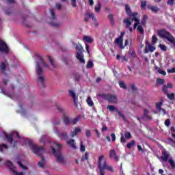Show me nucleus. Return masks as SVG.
<instances>
[{
  "label": "nucleus",
  "instance_id": "nucleus-31",
  "mask_svg": "<svg viewBox=\"0 0 175 175\" xmlns=\"http://www.w3.org/2000/svg\"><path fill=\"white\" fill-rule=\"evenodd\" d=\"M69 95H70V96L73 98V99H79L77 96H76V93L75 92H73L72 90L69 91Z\"/></svg>",
  "mask_w": 175,
  "mask_h": 175
},
{
  "label": "nucleus",
  "instance_id": "nucleus-36",
  "mask_svg": "<svg viewBox=\"0 0 175 175\" xmlns=\"http://www.w3.org/2000/svg\"><path fill=\"white\" fill-rule=\"evenodd\" d=\"M81 152H85V146H84V144H83V141L81 139Z\"/></svg>",
  "mask_w": 175,
  "mask_h": 175
},
{
  "label": "nucleus",
  "instance_id": "nucleus-28",
  "mask_svg": "<svg viewBox=\"0 0 175 175\" xmlns=\"http://www.w3.org/2000/svg\"><path fill=\"white\" fill-rule=\"evenodd\" d=\"M63 121L66 125H69V124H70V120L69 119V116H64L63 117Z\"/></svg>",
  "mask_w": 175,
  "mask_h": 175
},
{
  "label": "nucleus",
  "instance_id": "nucleus-61",
  "mask_svg": "<svg viewBox=\"0 0 175 175\" xmlns=\"http://www.w3.org/2000/svg\"><path fill=\"white\" fill-rule=\"evenodd\" d=\"M71 5L73 6V8H76V6H77L76 4V0H71Z\"/></svg>",
  "mask_w": 175,
  "mask_h": 175
},
{
  "label": "nucleus",
  "instance_id": "nucleus-38",
  "mask_svg": "<svg viewBox=\"0 0 175 175\" xmlns=\"http://www.w3.org/2000/svg\"><path fill=\"white\" fill-rule=\"evenodd\" d=\"M161 106H162V102H159L156 104V109L159 110V111H161V110H162Z\"/></svg>",
  "mask_w": 175,
  "mask_h": 175
},
{
  "label": "nucleus",
  "instance_id": "nucleus-3",
  "mask_svg": "<svg viewBox=\"0 0 175 175\" xmlns=\"http://www.w3.org/2000/svg\"><path fill=\"white\" fill-rule=\"evenodd\" d=\"M18 165L20 166L21 169L23 170V172H18L16 171V167L13 165V163L10 161H7L6 165L10 169V170L14 173L15 175H25L27 170H28V167L21 163V162L18 161Z\"/></svg>",
  "mask_w": 175,
  "mask_h": 175
},
{
  "label": "nucleus",
  "instance_id": "nucleus-62",
  "mask_svg": "<svg viewBox=\"0 0 175 175\" xmlns=\"http://www.w3.org/2000/svg\"><path fill=\"white\" fill-rule=\"evenodd\" d=\"M122 62H128V59L126 58V56L122 57Z\"/></svg>",
  "mask_w": 175,
  "mask_h": 175
},
{
  "label": "nucleus",
  "instance_id": "nucleus-45",
  "mask_svg": "<svg viewBox=\"0 0 175 175\" xmlns=\"http://www.w3.org/2000/svg\"><path fill=\"white\" fill-rule=\"evenodd\" d=\"M159 47H160L161 50H162V51H166V50H167V46H166L164 44H160Z\"/></svg>",
  "mask_w": 175,
  "mask_h": 175
},
{
  "label": "nucleus",
  "instance_id": "nucleus-7",
  "mask_svg": "<svg viewBox=\"0 0 175 175\" xmlns=\"http://www.w3.org/2000/svg\"><path fill=\"white\" fill-rule=\"evenodd\" d=\"M132 16L133 18H127L124 19V23L126 24L125 27L130 32H132V27H131V25L133 23V21H135V18H137V13H132Z\"/></svg>",
  "mask_w": 175,
  "mask_h": 175
},
{
  "label": "nucleus",
  "instance_id": "nucleus-19",
  "mask_svg": "<svg viewBox=\"0 0 175 175\" xmlns=\"http://www.w3.org/2000/svg\"><path fill=\"white\" fill-rule=\"evenodd\" d=\"M67 144L68 146H69V147H71V148H74V150H76L77 148V146H76V143L75 142V139L68 140Z\"/></svg>",
  "mask_w": 175,
  "mask_h": 175
},
{
  "label": "nucleus",
  "instance_id": "nucleus-18",
  "mask_svg": "<svg viewBox=\"0 0 175 175\" xmlns=\"http://www.w3.org/2000/svg\"><path fill=\"white\" fill-rule=\"evenodd\" d=\"M13 90H14V86H12L11 90H9V91L3 92V94L4 95H6V96H8L9 98H12L13 97Z\"/></svg>",
  "mask_w": 175,
  "mask_h": 175
},
{
  "label": "nucleus",
  "instance_id": "nucleus-23",
  "mask_svg": "<svg viewBox=\"0 0 175 175\" xmlns=\"http://www.w3.org/2000/svg\"><path fill=\"white\" fill-rule=\"evenodd\" d=\"M115 42L116 44H118L121 49H124V47L122 46V42H123L122 37H119L116 38L115 40Z\"/></svg>",
  "mask_w": 175,
  "mask_h": 175
},
{
  "label": "nucleus",
  "instance_id": "nucleus-21",
  "mask_svg": "<svg viewBox=\"0 0 175 175\" xmlns=\"http://www.w3.org/2000/svg\"><path fill=\"white\" fill-rule=\"evenodd\" d=\"M148 8H149L152 13H158V12H159V8L155 5H148Z\"/></svg>",
  "mask_w": 175,
  "mask_h": 175
},
{
  "label": "nucleus",
  "instance_id": "nucleus-17",
  "mask_svg": "<svg viewBox=\"0 0 175 175\" xmlns=\"http://www.w3.org/2000/svg\"><path fill=\"white\" fill-rule=\"evenodd\" d=\"M0 51L2 53H8V46L3 41L0 42Z\"/></svg>",
  "mask_w": 175,
  "mask_h": 175
},
{
  "label": "nucleus",
  "instance_id": "nucleus-13",
  "mask_svg": "<svg viewBox=\"0 0 175 175\" xmlns=\"http://www.w3.org/2000/svg\"><path fill=\"white\" fill-rule=\"evenodd\" d=\"M53 131L57 134L58 137H59V139H61V140H65V139H68V134H66V133H60L57 129V127H54Z\"/></svg>",
  "mask_w": 175,
  "mask_h": 175
},
{
  "label": "nucleus",
  "instance_id": "nucleus-20",
  "mask_svg": "<svg viewBox=\"0 0 175 175\" xmlns=\"http://www.w3.org/2000/svg\"><path fill=\"white\" fill-rule=\"evenodd\" d=\"M154 51H155V46H152L150 44H148L146 49L144 51V53L145 54H147L148 51H150V53H152Z\"/></svg>",
  "mask_w": 175,
  "mask_h": 175
},
{
  "label": "nucleus",
  "instance_id": "nucleus-2",
  "mask_svg": "<svg viewBox=\"0 0 175 175\" xmlns=\"http://www.w3.org/2000/svg\"><path fill=\"white\" fill-rule=\"evenodd\" d=\"M52 152L55 157L57 162L59 163H65V158L61 152V148H62V144L57 142H52L51 144Z\"/></svg>",
  "mask_w": 175,
  "mask_h": 175
},
{
  "label": "nucleus",
  "instance_id": "nucleus-16",
  "mask_svg": "<svg viewBox=\"0 0 175 175\" xmlns=\"http://www.w3.org/2000/svg\"><path fill=\"white\" fill-rule=\"evenodd\" d=\"M109 158L117 161L119 160L118 156H117V154H116V150H114V149L111 150L109 152Z\"/></svg>",
  "mask_w": 175,
  "mask_h": 175
},
{
  "label": "nucleus",
  "instance_id": "nucleus-24",
  "mask_svg": "<svg viewBox=\"0 0 175 175\" xmlns=\"http://www.w3.org/2000/svg\"><path fill=\"white\" fill-rule=\"evenodd\" d=\"M101 8H102V5L100 4V2L98 1L97 5L94 8V10L96 13H100Z\"/></svg>",
  "mask_w": 175,
  "mask_h": 175
},
{
  "label": "nucleus",
  "instance_id": "nucleus-27",
  "mask_svg": "<svg viewBox=\"0 0 175 175\" xmlns=\"http://www.w3.org/2000/svg\"><path fill=\"white\" fill-rule=\"evenodd\" d=\"M126 12L129 16H132V11L131 10V7L128 4L124 5Z\"/></svg>",
  "mask_w": 175,
  "mask_h": 175
},
{
  "label": "nucleus",
  "instance_id": "nucleus-14",
  "mask_svg": "<svg viewBox=\"0 0 175 175\" xmlns=\"http://www.w3.org/2000/svg\"><path fill=\"white\" fill-rule=\"evenodd\" d=\"M169 157H170V154L166 150H163L162 152V155L161 157V162H166L167 159H169Z\"/></svg>",
  "mask_w": 175,
  "mask_h": 175
},
{
  "label": "nucleus",
  "instance_id": "nucleus-33",
  "mask_svg": "<svg viewBox=\"0 0 175 175\" xmlns=\"http://www.w3.org/2000/svg\"><path fill=\"white\" fill-rule=\"evenodd\" d=\"M86 102L88 105H89L91 107L94 106V101H92V99L91 98V97H88L86 100Z\"/></svg>",
  "mask_w": 175,
  "mask_h": 175
},
{
  "label": "nucleus",
  "instance_id": "nucleus-10",
  "mask_svg": "<svg viewBox=\"0 0 175 175\" xmlns=\"http://www.w3.org/2000/svg\"><path fill=\"white\" fill-rule=\"evenodd\" d=\"M103 97L110 103H117V96L112 94H103Z\"/></svg>",
  "mask_w": 175,
  "mask_h": 175
},
{
  "label": "nucleus",
  "instance_id": "nucleus-56",
  "mask_svg": "<svg viewBox=\"0 0 175 175\" xmlns=\"http://www.w3.org/2000/svg\"><path fill=\"white\" fill-rule=\"evenodd\" d=\"M165 126H170V119L165 120Z\"/></svg>",
  "mask_w": 175,
  "mask_h": 175
},
{
  "label": "nucleus",
  "instance_id": "nucleus-49",
  "mask_svg": "<svg viewBox=\"0 0 175 175\" xmlns=\"http://www.w3.org/2000/svg\"><path fill=\"white\" fill-rule=\"evenodd\" d=\"M3 148H5V150H8V146H6L5 144L0 145L1 152H2V151H3Z\"/></svg>",
  "mask_w": 175,
  "mask_h": 175
},
{
  "label": "nucleus",
  "instance_id": "nucleus-26",
  "mask_svg": "<svg viewBox=\"0 0 175 175\" xmlns=\"http://www.w3.org/2000/svg\"><path fill=\"white\" fill-rule=\"evenodd\" d=\"M80 131H81L80 127H76L74 131L71 133V137H75V136H76V135H77Z\"/></svg>",
  "mask_w": 175,
  "mask_h": 175
},
{
  "label": "nucleus",
  "instance_id": "nucleus-34",
  "mask_svg": "<svg viewBox=\"0 0 175 175\" xmlns=\"http://www.w3.org/2000/svg\"><path fill=\"white\" fill-rule=\"evenodd\" d=\"M116 113H117V114H118V116H119V117H120V118H122L123 121H126V118H125V116H124L120 110H118V112H116Z\"/></svg>",
  "mask_w": 175,
  "mask_h": 175
},
{
  "label": "nucleus",
  "instance_id": "nucleus-53",
  "mask_svg": "<svg viewBox=\"0 0 175 175\" xmlns=\"http://www.w3.org/2000/svg\"><path fill=\"white\" fill-rule=\"evenodd\" d=\"M146 5H147V2L146 1H142L141 2V8H142V9H146Z\"/></svg>",
  "mask_w": 175,
  "mask_h": 175
},
{
  "label": "nucleus",
  "instance_id": "nucleus-42",
  "mask_svg": "<svg viewBox=\"0 0 175 175\" xmlns=\"http://www.w3.org/2000/svg\"><path fill=\"white\" fill-rule=\"evenodd\" d=\"M79 120H80V116H78V117L74 118V119L72 120V124H73L74 125H76V124H77V122H79Z\"/></svg>",
  "mask_w": 175,
  "mask_h": 175
},
{
  "label": "nucleus",
  "instance_id": "nucleus-15",
  "mask_svg": "<svg viewBox=\"0 0 175 175\" xmlns=\"http://www.w3.org/2000/svg\"><path fill=\"white\" fill-rule=\"evenodd\" d=\"M102 167L104 170H109V172H111V173L114 172V169H113V167L111 165H107V162L106 161H104L102 163Z\"/></svg>",
  "mask_w": 175,
  "mask_h": 175
},
{
  "label": "nucleus",
  "instance_id": "nucleus-9",
  "mask_svg": "<svg viewBox=\"0 0 175 175\" xmlns=\"http://www.w3.org/2000/svg\"><path fill=\"white\" fill-rule=\"evenodd\" d=\"M50 13L51 14V18L50 24L52 25V27H59L61 26V23L55 21L56 17H55V11L54 9H50Z\"/></svg>",
  "mask_w": 175,
  "mask_h": 175
},
{
  "label": "nucleus",
  "instance_id": "nucleus-32",
  "mask_svg": "<svg viewBox=\"0 0 175 175\" xmlns=\"http://www.w3.org/2000/svg\"><path fill=\"white\" fill-rule=\"evenodd\" d=\"M87 16L88 17H90V18H92V21L96 22V18L95 17L94 14H92V13H87Z\"/></svg>",
  "mask_w": 175,
  "mask_h": 175
},
{
  "label": "nucleus",
  "instance_id": "nucleus-63",
  "mask_svg": "<svg viewBox=\"0 0 175 175\" xmlns=\"http://www.w3.org/2000/svg\"><path fill=\"white\" fill-rule=\"evenodd\" d=\"M111 139H112V142H116V134L111 133Z\"/></svg>",
  "mask_w": 175,
  "mask_h": 175
},
{
  "label": "nucleus",
  "instance_id": "nucleus-11",
  "mask_svg": "<svg viewBox=\"0 0 175 175\" xmlns=\"http://www.w3.org/2000/svg\"><path fill=\"white\" fill-rule=\"evenodd\" d=\"M105 159V155H100L98 160V167L100 170V175H105V170L102 167V161Z\"/></svg>",
  "mask_w": 175,
  "mask_h": 175
},
{
  "label": "nucleus",
  "instance_id": "nucleus-43",
  "mask_svg": "<svg viewBox=\"0 0 175 175\" xmlns=\"http://www.w3.org/2000/svg\"><path fill=\"white\" fill-rule=\"evenodd\" d=\"M62 61H63V62H64V64H66V65H68L69 64V59H68V57H63L62 58Z\"/></svg>",
  "mask_w": 175,
  "mask_h": 175
},
{
  "label": "nucleus",
  "instance_id": "nucleus-51",
  "mask_svg": "<svg viewBox=\"0 0 175 175\" xmlns=\"http://www.w3.org/2000/svg\"><path fill=\"white\" fill-rule=\"evenodd\" d=\"M158 73H159L160 75H163V76H166V72L162 69H159Z\"/></svg>",
  "mask_w": 175,
  "mask_h": 175
},
{
  "label": "nucleus",
  "instance_id": "nucleus-35",
  "mask_svg": "<svg viewBox=\"0 0 175 175\" xmlns=\"http://www.w3.org/2000/svg\"><path fill=\"white\" fill-rule=\"evenodd\" d=\"M7 66H8V62H2L1 66H0V68H1V70H5V69H6Z\"/></svg>",
  "mask_w": 175,
  "mask_h": 175
},
{
  "label": "nucleus",
  "instance_id": "nucleus-39",
  "mask_svg": "<svg viewBox=\"0 0 175 175\" xmlns=\"http://www.w3.org/2000/svg\"><path fill=\"white\" fill-rule=\"evenodd\" d=\"M168 162L171 165V167H172V169H174V167H175V163H174V160L172 159H170L168 160Z\"/></svg>",
  "mask_w": 175,
  "mask_h": 175
},
{
  "label": "nucleus",
  "instance_id": "nucleus-46",
  "mask_svg": "<svg viewBox=\"0 0 175 175\" xmlns=\"http://www.w3.org/2000/svg\"><path fill=\"white\" fill-rule=\"evenodd\" d=\"M92 66H94V63L92 62V61H89L87 64V68L90 69L91 68H92Z\"/></svg>",
  "mask_w": 175,
  "mask_h": 175
},
{
  "label": "nucleus",
  "instance_id": "nucleus-58",
  "mask_svg": "<svg viewBox=\"0 0 175 175\" xmlns=\"http://www.w3.org/2000/svg\"><path fill=\"white\" fill-rule=\"evenodd\" d=\"M167 73H175V68H172L171 69H168L167 70Z\"/></svg>",
  "mask_w": 175,
  "mask_h": 175
},
{
  "label": "nucleus",
  "instance_id": "nucleus-22",
  "mask_svg": "<svg viewBox=\"0 0 175 175\" xmlns=\"http://www.w3.org/2000/svg\"><path fill=\"white\" fill-rule=\"evenodd\" d=\"M38 166L41 169H44V166H46V161L43 157H41V161L38 162Z\"/></svg>",
  "mask_w": 175,
  "mask_h": 175
},
{
  "label": "nucleus",
  "instance_id": "nucleus-40",
  "mask_svg": "<svg viewBox=\"0 0 175 175\" xmlns=\"http://www.w3.org/2000/svg\"><path fill=\"white\" fill-rule=\"evenodd\" d=\"M59 123H60V122L57 118H55L53 119V125H59Z\"/></svg>",
  "mask_w": 175,
  "mask_h": 175
},
{
  "label": "nucleus",
  "instance_id": "nucleus-41",
  "mask_svg": "<svg viewBox=\"0 0 175 175\" xmlns=\"http://www.w3.org/2000/svg\"><path fill=\"white\" fill-rule=\"evenodd\" d=\"M135 146V140L131 141L130 143L127 144V148H132Z\"/></svg>",
  "mask_w": 175,
  "mask_h": 175
},
{
  "label": "nucleus",
  "instance_id": "nucleus-59",
  "mask_svg": "<svg viewBox=\"0 0 175 175\" xmlns=\"http://www.w3.org/2000/svg\"><path fill=\"white\" fill-rule=\"evenodd\" d=\"M85 135H86V137H91V131H90V130H86Z\"/></svg>",
  "mask_w": 175,
  "mask_h": 175
},
{
  "label": "nucleus",
  "instance_id": "nucleus-44",
  "mask_svg": "<svg viewBox=\"0 0 175 175\" xmlns=\"http://www.w3.org/2000/svg\"><path fill=\"white\" fill-rule=\"evenodd\" d=\"M136 57H137L136 52H135V51H131L130 59H134V58H136Z\"/></svg>",
  "mask_w": 175,
  "mask_h": 175
},
{
  "label": "nucleus",
  "instance_id": "nucleus-5",
  "mask_svg": "<svg viewBox=\"0 0 175 175\" xmlns=\"http://www.w3.org/2000/svg\"><path fill=\"white\" fill-rule=\"evenodd\" d=\"M146 25V21H141L140 23V19L138 18H135V24H134V29H136L139 33L143 35L144 33V29H143V26Z\"/></svg>",
  "mask_w": 175,
  "mask_h": 175
},
{
  "label": "nucleus",
  "instance_id": "nucleus-54",
  "mask_svg": "<svg viewBox=\"0 0 175 175\" xmlns=\"http://www.w3.org/2000/svg\"><path fill=\"white\" fill-rule=\"evenodd\" d=\"M167 4L170 6H173L174 5V0H167Z\"/></svg>",
  "mask_w": 175,
  "mask_h": 175
},
{
  "label": "nucleus",
  "instance_id": "nucleus-29",
  "mask_svg": "<svg viewBox=\"0 0 175 175\" xmlns=\"http://www.w3.org/2000/svg\"><path fill=\"white\" fill-rule=\"evenodd\" d=\"M107 109H108L109 110V111H116V113L118 111V109H117L113 105H108L107 107Z\"/></svg>",
  "mask_w": 175,
  "mask_h": 175
},
{
  "label": "nucleus",
  "instance_id": "nucleus-4",
  "mask_svg": "<svg viewBox=\"0 0 175 175\" xmlns=\"http://www.w3.org/2000/svg\"><path fill=\"white\" fill-rule=\"evenodd\" d=\"M25 142L24 144H28L29 147H30L31 150H32L33 152L36 154V155L41 156L43 152H44V148L39 147L37 145L33 144L32 141L29 139H23Z\"/></svg>",
  "mask_w": 175,
  "mask_h": 175
},
{
  "label": "nucleus",
  "instance_id": "nucleus-47",
  "mask_svg": "<svg viewBox=\"0 0 175 175\" xmlns=\"http://www.w3.org/2000/svg\"><path fill=\"white\" fill-rule=\"evenodd\" d=\"M157 40H158V38H157L155 36H152V43L153 44H155V43H157Z\"/></svg>",
  "mask_w": 175,
  "mask_h": 175
},
{
  "label": "nucleus",
  "instance_id": "nucleus-37",
  "mask_svg": "<svg viewBox=\"0 0 175 175\" xmlns=\"http://www.w3.org/2000/svg\"><path fill=\"white\" fill-rule=\"evenodd\" d=\"M48 59L51 65V66H53V68H55V64H54V60L53 59V58H51V57L48 56Z\"/></svg>",
  "mask_w": 175,
  "mask_h": 175
},
{
  "label": "nucleus",
  "instance_id": "nucleus-60",
  "mask_svg": "<svg viewBox=\"0 0 175 175\" xmlns=\"http://www.w3.org/2000/svg\"><path fill=\"white\" fill-rule=\"evenodd\" d=\"M167 88H167L166 85H164V86L163 87V92H165V94H168Z\"/></svg>",
  "mask_w": 175,
  "mask_h": 175
},
{
  "label": "nucleus",
  "instance_id": "nucleus-30",
  "mask_svg": "<svg viewBox=\"0 0 175 175\" xmlns=\"http://www.w3.org/2000/svg\"><path fill=\"white\" fill-rule=\"evenodd\" d=\"M88 158H90V153L85 152V154L81 157V161L83 162H84V161H88Z\"/></svg>",
  "mask_w": 175,
  "mask_h": 175
},
{
  "label": "nucleus",
  "instance_id": "nucleus-1",
  "mask_svg": "<svg viewBox=\"0 0 175 175\" xmlns=\"http://www.w3.org/2000/svg\"><path fill=\"white\" fill-rule=\"evenodd\" d=\"M38 62L36 64V73L37 75V83L43 85L44 83V75H43V69L40 67V65H44L45 68H49V65L46 64V62L43 60L42 56H37Z\"/></svg>",
  "mask_w": 175,
  "mask_h": 175
},
{
  "label": "nucleus",
  "instance_id": "nucleus-6",
  "mask_svg": "<svg viewBox=\"0 0 175 175\" xmlns=\"http://www.w3.org/2000/svg\"><path fill=\"white\" fill-rule=\"evenodd\" d=\"M77 58L79 59L80 64H85V60L84 59V55L83 54L84 49L81 45H77Z\"/></svg>",
  "mask_w": 175,
  "mask_h": 175
},
{
  "label": "nucleus",
  "instance_id": "nucleus-48",
  "mask_svg": "<svg viewBox=\"0 0 175 175\" xmlns=\"http://www.w3.org/2000/svg\"><path fill=\"white\" fill-rule=\"evenodd\" d=\"M167 96L169 99L173 100L174 99V93H171L170 94L167 93Z\"/></svg>",
  "mask_w": 175,
  "mask_h": 175
},
{
  "label": "nucleus",
  "instance_id": "nucleus-52",
  "mask_svg": "<svg viewBox=\"0 0 175 175\" xmlns=\"http://www.w3.org/2000/svg\"><path fill=\"white\" fill-rule=\"evenodd\" d=\"M124 136H125L126 139H131V137H132V135H131V133H129V132H126L124 133Z\"/></svg>",
  "mask_w": 175,
  "mask_h": 175
},
{
  "label": "nucleus",
  "instance_id": "nucleus-8",
  "mask_svg": "<svg viewBox=\"0 0 175 175\" xmlns=\"http://www.w3.org/2000/svg\"><path fill=\"white\" fill-rule=\"evenodd\" d=\"M157 33L160 38H163L168 42H173L174 40L173 36L166 30H159Z\"/></svg>",
  "mask_w": 175,
  "mask_h": 175
},
{
  "label": "nucleus",
  "instance_id": "nucleus-57",
  "mask_svg": "<svg viewBox=\"0 0 175 175\" xmlns=\"http://www.w3.org/2000/svg\"><path fill=\"white\" fill-rule=\"evenodd\" d=\"M120 142L122 143H125V142H126L125 137H124V134H122V133H121Z\"/></svg>",
  "mask_w": 175,
  "mask_h": 175
},
{
  "label": "nucleus",
  "instance_id": "nucleus-50",
  "mask_svg": "<svg viewBox=\"0 0 175 175\" xmlns=\"http://www.w3.org/2000/svg\"><path fill=\"white\" fill-rule=\"evenodd\" d=\"M119 85L120 88H124V89L126 88V85H125V83L123 81H120Z\"/></svg>",
  "mask_w": 175,
  "mask_h": 175
},
{
  "label": "nucleus",
  "instance_id": "nucleus-55",
  "mask_svg": "<svg viewBox=\"0 0 175 175\" xmlns=\"http://www.w3.org/2000/svg\"><path fill=\"white\" fill-rule=\"evenodd\" d=\"M157 84H163V83H165V81H163V79H157Z\"/></svg>",
  "mask_w": 175,
  "mask_h": 175
},
{
  "label": "nucleus",
  "instance_id": "nucleus-64",
  "mask_svg": "<svg viewBox=\"0 0 175 175\" xmlns=\"http://www.w3.org/2000/svg\"><path fill=\"white\" fill-rule=\"evenodd\" d=\"M170 142H171V145H172L173 147H175V141H174V140L172 139H170Z\"/></svg>",
  "mask_w": 175,
  "mask_h": 175
},
{
  "label": "nucleus",
  "instance_id": "nucleus-25",
  "mask_svg": "<svg viewBox=\"0 0 175 175\" xmlns=\"http://www.w3.org/2000/svg\"><path fill=\"white\" fill-rule=\"evenodd\" d=\"M83 42H87L88 43H92L94 40L90 36H83Z\"/></svg>",
  "mask_w": 175,
  "mask_h": 175
},
{
  "label": "nucleus",
  "instance_id": "nucleus-12",
  "mask_svg": "<svg viewBox=\"0 0 175 175\" xmlns=\"http://www.w3.org/2000/svg\"><path fill=\"white\" fill-rule=\"evenodd\" d=\"M13 137H18V139H21V137H20L18 133L16 131H13L9 135H6V138L10 143H13Z\"/></svg>",
  "mask_w": 175,
  "mask_h": 175
}]
</instances>
